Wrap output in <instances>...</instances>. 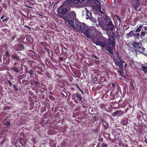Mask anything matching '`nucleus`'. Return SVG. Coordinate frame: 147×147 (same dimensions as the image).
Here are the masks:
<instances>
[{
    "instance_id": "1",
    "label": "nucleus",
    "mask_w": 147,
    "mask_h": 147,
    "mask_svg": "<svg viewBox=\"0 0 147 147\" xmlns=\"http://www.w3.org/2000/svg\"><path fill=\"white\" fill-rule=\"evenodd\" d=\"M92 38L93 42L96 45H99L104 48H105L107 47V44L109 42L102 35H97L95 39L94 37H93Z\"/></svg>"
},
{
    "instance_id": "2",
    "label": "nucleus",
    "mask_w": 147,
    "mask_h": 147,
    "mask_svg": "<svg viewBox=\"0 0 147 147\" xmlns=\"http://www.w3.org/2000/svg\"><path fill=\"white\" fill-rule=\"evenodd\" d=\"M67 6L65 5V4H63L59 8L58 10V16L64 20H67L66 14L68 10Z\"/></svg>"
},
{
    "instance_id": "3",
    "label": "nucleus",
    "mask_w": 147,
    "mask_h": 147,
    "mask_svg": "<svg viewBox=\"0 0 147 147\" xmlns=\"http://www.w3.org/2000/svg\"><path fill=\"white\" fill-rule=\"evenodd\" d=\"M85 27L82 29V32L84 34L85 36H86L88 38H91L92 39V40L93 42V37H94V39H95L96 36L95 37L94 35H92V30L90 29L89 28L86 29V25Z\"/></svg>"
},
{
    "instance_id": "4",
    "label": "nucleus",
    "mask_w": 147,
    "mask_h": 147,
    "mask_svg": "<svg viewBox=\"0 0 147 147\" xmlns=\"http://www.w3.org/2000/svg\"><path fill=\"white\" fill-rule=\"evenodd\" d=\"M67 16V20H65L68 21L69 19L74 20L76 18V14L74 11H70L69 9H68Z\"/></svg>"
},
{
    "instance_id": "5",
    "label": "nucleus",
    "mask_w": 147,
    "mask_h": 147,
    "mask_svg": "<svg viewBox=\"0 0 147 147\" xmlns=\"http://www.w3.org/2000/svg\"><path fill=\"white\" fill-rule=\"evenodd\" d=\"M115 42L111 43L108 42L107 44L106 50L111 54H112L113 53L112 49L113 47H115Z\"/></svg>"
},
{
    "instance_id": "6",
    "label": "nucleus",
    "mask_w": 147,
    "mask_h": 147,
    "mask_svg": "<svg viewBox=\"0 0 147 147\" xmlns=\"http://www.w3.org/2000/svg\"><path fill=\"white\" fill-rule=\"evenodd\" d=\"M114 25L111 22L107 24L103 28V29L106 31H108V30L112 31L114 29Z\"/></svg>"
},
{
    "instance_id": "7",
    "label": "nucleus",
    "mask_w": 147,
    "mask_h": 147,
    "mask_svg": "<svg viewBox=\"0 0 147 147\" xmlns=\"http://www.w3.org/2000/svg\"><path fill=\"white\" fill-rule=\"evenodd\" d=\"M86 25L85 24L83 23L80 24H75L74 27H73L74 28H75L77 30L79 31L81 30L82 32V29L84 28L85 27Z\"/></svg>"
},
{
    "instance_id": "8",
    "label": "nucleus",
    "mask_w": 147,
    "mask_h": 147,
    "mask_svg": "<svg viewBox=\"0 0 147 147\" xmlns=\"http://www.w3.org/2000/svg\"><path fill=\"white\" fill-rule=\"evenodd\" d=\"M135 49L140 52H144L145 49L142 46V44L139 42H137Z\"/></svg>"
},
{
    "instance_id": "9",
    "label": "nucleus",
    "mask_w": 147,
    "mask_h": 147,
    "mask_svg": "<svg viewBox=\"0 0 147 147\" xmlns=\"http://www.w3.org/2000/svg\"><path fill=\"white\" fill-rule=\"evenodd\" d=\"M140 6V0H135V1L133 3V7L134 9L136 11H140L141 8L138 9V8Z\"/></svg>"
},
{
    "instance_id": "10",
    "label": "nucleus",
    "mask_w": 147,
    "mask_h": 147,
    "mask_svg": "<svg viewBox=\"0 0 147 147\" xmlns=\"http://www.w3.org/2000/svg\"><path fill=\"white\" fill-rule=\"evenodd\" d=\"M134 31H131L129 33L127 34V35H129L130 37L132 36H135L137 38H139V36L140 35V34L139 33H135V32H134Z\"/></svg>"
},
{
    "instance_id": "11",
    "label": "nucleus",
    "mask_w": 147,
    "mask_h": 147,
    "mask_svg": "<svg viewBox=\"0 0 147 147\" xmlns=\"http://www.w3.org/2000/svg\"><path fill=\"white\" fill-rule=\"evenodd\" d=\"M144 27V28L143 29L145 31L147 30V27H146V26L144 27L143 25H140V26H139L138 27V28H137V29H136V31H135L137 33V32H140L141 30Z\"/></svg>"
},
{
    "instance_id": "12",
    "label": "nucleus",
    "mask_w": 147,
    "mask_h": 147,
    "mask_svg": "<svg viewBox=\"0 0 147 147\" xmlns=\"http://www.w3.org/2000/svg\"><path fill=\"white\" fill-rule=\"evenodd\" d=\"M123 112H121L120 111H117L113 113H112V115L115 116L117 115H118V116H119L120 115H121L123 114Z\"/></svg>"
},
{
    "instance_id": "13",
    "label": "nucleus",
    "mask_w": 147,
    "mask_h": 147,
    "mask_svg": "<svg viewBox=\"0 0 147 147\" xmlns=\"http://www.w3.org/2000/svg\"><path fill=\"white\" fill-rule=\"evenodd\" d=\"M86 18L87 19H89L91 21L93 22L94 23H96V20L92 16V14L89 16V17H86Z\"/></svg>"
},
{
    "instance_id": "14",
    "label": "nucleus",
    "mask_w": 147,
    "mask_h": 147,
    "mask_svg": "<svg viewBox=\"0 0 147 147\" xmlns=\"http://www.w3.org/2000/svg\"><path fill=\"white\" fill-rule=\"evenodd\" d=\"M13 60H16L17 61H19V56L18 55H13L11 57Z\"/></svg>"
},
{
    "instance_id": "15",
    "label": "nucleus",
    "mask_w": 147,
    "mask_h": 147,
    "mask_svg": "<svg viewBox=\"0 0 147 147\" xmlns=\"http://www.w3.org/2000/svg\"><path fill=\"white\" fill-rule=\"evenodd\" d=\"M72 20L70 19V20H68V23L72 27H74V22Z\"/></svg>"
},
{
    "instance_id": "16",
    "label": "nucleus",
    "mask_w": 147,
    "mask_h": 147,
    "mask_svg": "<svg viewBox=\"0 0 147 147\" xmlns=\"http://www.w3.org/2000/svg\"><path fill=\"white\" fill-rule=\"evenodd\" d=\"M72 3V0H66L64 4H65V5H67V4H71Z\"/></svg>"
},
{
    "instance_id": "17",
    "label": "nucleus",
    "mask_w": 147,
    "mask_h": 147,
    "mask_svg": "<svg viewBox=\"0 0 147 147\" xmlns=\"http://www.w3.org/2000/svg\"><path fill=\"white\" fill-rule=\"evenodd\" d=\"M18 141L19 142L20 144L22 146L24 145V140L23 138H20L18 140Z\"/></svg>"
},
{
    "instance_id": "18",
    "label": "nucleus",
    "mask_w": 147,
    "mask_h": 147,
    "mask_svg": "<svg viewBox=\"0 0 147 147\" xmlns=\"http://www.w3.org/2000/svg\"><path fill=\"white\" fill-rule=\"evenodd\" d=\"M116 64L119 66V67L121 66H123V63L121 61H117L116 63Z\"/></svg>"
},
{
    "instance_id": "19",
    "label": "nucleus",
    "mask_w": 147,
    "mask_h": 147,
    "mask_svg": "<svg viewBox=\"0 0 147 147\" xmlns=\"http://www.w3.org/2000/svg\"><path fill=\"white\" fill-rule=\"evenodd\" d=\"M12 69L16 72L18 73L19 71V69L16 67H12Z\"/></svg>"
},
{
    "instance_id": "20",
    "label": "nucleus",
    "mask_w": 147,
    "mask_h": 147,
    "mask_svg": "<svg viewBox=\"0 0 147 147\" xmlns=\"http://www.w3.org/2000/svg\"><path fill=\"white\" fill-rule=\"evenodd\" d=\"M137 43V42L134 41L131 42L130 44L135 48L136 47Z\"/></svg>"
},
{
    "instance_id": "21",
    "label": "nucleus",
    "mask_w": 147,
    "mask_h": 147,
    "mask_svg": "<svg viewBox=\"0 0 147 147\" xmlns=\"http://www.w3.org/2000/svg\"><path fill=\"white\" fill-rule=\"evenodd\" d=\"M76 96L78 100L80 101L81 100L82 98L81 95L77 94H76Z\"/></svg>"
},
{
    "instance_id": "22",
    "label": "nucleus",
    "mask_w": 147,
    "mask_h": 147,
    "mask_svg": "<svg viewBox=\"0 0 147 147\" xmlns=\"http://www.w3.org/2000/svg\"><path fill=\"white\" fill-rule=\"evenodd\" d=\"M109 41L111 42V43H113V42H114L115 39L113 36H110L109 38Z\"/></svg>"
},
{
    "instance_id": "23",
    "label": "nucleus",
    "mask_w": 147,
    "mask_h": 147,
    "mask_svg": "<svg viewBox=\"0 0 147 147\" xmlns=\"http://www.w3.org/2000/svg\"><path fill=\"white\" fill-rule=\"evenodd\" d=\"M95 3L98 6V8H99L100 6L101 7V4L99 1L96 0L95 2Z\"/></svg>"
},
{
    "instance_id": "24",
    "label": "nucleus",
    "mask_w": 147,
    "mask_h": 147,
    "mask_svg": "<svg viewBox=\"0 0 147 147\" xmlns=\"http://www.w3.org/2000/svg\"><path fill=\"white\" fill-rule=\"evenodd\" d=\"M142 70H143L145 73H147V66H142Z\"/></svg>"
},
{
    "instance_id": "25",
    "label": "nucleus",
    "mask_w": 147,
    "mask_h": 147,
    "mask_svg": "<svg viewBox=\"0 0 147 147\" xmlns=\"http://www.w3.org/2000/svg\"><path fill=\"white\" fill-rule=\"evenodd\" d=\"M105 20L106 22H108L109 23L112 22H111V20L108 18H105Z\"/></svg>"
},
{
    "instance_id": "26",
    "label": "nucleus",
    "mask_w": 147,
    "mask_h": 147,
    "mask_svg": "<svg viewBox=\"0 0 147 147\" xmlns=\"http://www.w3.org/2000/svg\"><path fill=\"white\" fill-rule=\"evenodd\" d=\"M121 123L122 125H126L127 123V121L123 120L121 121Z\"/></svg>"
},
{
    "instance_id": "27",
    "label": "nucleus",
    "mask_w": 147,
    "mask_h": 147,
    "mask_svg": "<svg viewBox=\"0 0 147 147\" xmlns=\"http://www.w3.org/2000/svg\"><path fill=\"white\" fill-rule=\"evenodd\" d=\"M145 35V31L143 29H142V31L141 33V36H144Z\"/></svg>"
},
{
    "instance_id": "28",
    "label": "nucleus",
    "mask_w": 147,
    "mask_h": 147,
    "mask_svg": "<svg viewBox=\"0 0 147 147\" xmlns=\"http://www.w3.org/2000/svg\"><path fill=\"white\" fill-rule=\"evenodd\" d=\"M92 14V13L90 12L89 11L87 10L86 12V17H89Z\"/></svg>"
},
{
    "instance_id": "29",
    "label": "nucleus",
    "mask_w": 147,
    "mask_h": 147,
    "mask_svg": "<svg viewBox=\"0 0 147 147\" xmlns=\"http://www.w3.org/2000/svg\"><path fill=\"white\" fill-rule=\"evenodd\" d=\"M120 71H119L120 74H122L123 73V66H120L119 67Z\"/></svg>"
},
{
    "instance_id": "30",
    "label": "nucleus",
    "mask_w": 147,
    "mask_h": 147,
    "mask_svg": "<svg viewBox=\"0 0 147 147\" xmlns=\"http://www.w3.org/2000/svg\"><path fill=\"white\" fill-rule=\"evenodd\" d=\"M73 3L74 4H78L79 3L78 0H72Z\"/></svg>"
},
{
    "instance_id": "31",
    "label": "nucleus",
    "mask_w": 147,
    "mask_h": 147,
    "mask_svg": "<svg viewBox=\"0 0 147 147\" xmlns=\"http://www.w3.org/2000/svg\"><path fill=\"white\" fill-rule=\"evenodd\" d=\"M98 10L99 11H100V12L102 14H104V12H103V11H102L101 10V7H100H100H99V8H98Z\"/></svg>"
},
{
    "instance_id": "32",
    "label": "nucleus",
    "mask_w": 147,
    "mask_h": 147,
    "mask_svg": "<svg viewBox=\"0 0 147 147\" xmlns=\"http://www.w3.org/2000/svg\"><path fill=\"white\" fill-rule=\"evenodd\" d=\"M77 88L79 89V90L81 91L82 92V93L83 94L84 93V92L82 90L79 88L78 85L77 84Z\"/></svg>"
},
{
    "instance_id": "33",
    "label": "nucleus",
    "mask_w": 147,
    "mask_h": 147,
    "mask_svg": "<svg viewBox=\"0 0 147 147\" xmlns=\"http://www.w3.org/2000/svg\"><path fill=\"white\" fill-rule=\"evenodd\" d=\"M94 62L97 64L99 65V64L100 61L99 60H95L94 61Z\"/></svg>"
},
{
    "instance_id": "34",
    "label": "nucleus",
    "mask_w": 147,
    "mask_h": 147,
    "mask_svg": "<svg viewBox=\"0 0 147 147\" xmlns=\"http://www.w3.org/2000/svg\"><path fill=\"white\" fill-rule=\"evenodd\" d=\"M29 73L31 76L32 75L34 74V72L32 70H30L29 71Z\"/></svg>"
},
{
    "instance_id": "35",
    "label": "nucleus",
    "mask_w": 147,
    "mask_h": 147,
    "mask_svg": "<svg viewBox=\"0 0 147 147\" xmlns=\"http://www.w3.org/2000/svg\"><path fill=\"white\" fill-rule=\"evenodd\" d=\"M5 55L7 57H9L10 56L9 54L8 51H6L5 53Z\"/></svg>"
},
{
    "instance_id": "36",
    "label": "nucleus",
    "mask_w": 147,
    "mask_h": 147,
    "mask_svg": "<svg viewBox=\"0 0 147 147\" xmlns=\"http://www.w3.org/2000/svg\"><path fill=\"white\" fill-rule=\"evenodd\" d=\"M115 16L117 18V19L119 20V22H121V20L119 17L117 15H115Z\"/></svg>"
},
{
    "instance_id": "37",
    "label": "nucleus",
    "mask_w": 147,
    "mask_h": 147,
    "mask_svg": "<svg viewBox=\"0 0 147 147\" xmlns=\"http://www.w3.org/2000/svg\"><path fill=\"white\" fill-rule=\"evenodd\" d=\"M8 59H9L7 61H6V62H5V64H8L9 63V62H10L9 58H8Z\"/></svg>"
},
{
    "instance_id": "38",
    "label": "nucleus",
    "mask_w": 147,
    "mask_h": 147,
    "mask_svg": "<svg viewBox=\"0 0 147 147\" xmlns=\"http://www.w3.org/2000/svg\"><path fill=\"white\" fill-rule=\"evenodd\" d=\"M13 88H14L15 90H18V88L16 87V86L15 85H14L13 86Z\"/></svg>"
},
{
    "instance_id": "39",
    "label": "nucleus",
    "mask_w": 147,
    "mask_h": 147,
    "mask_svg": "<svg viewBox=\"0 0 147 147\" xmlns=\"http://www.w3.org/2000/svg\"><path fill=\"white\" fill-rule=\"evenodd\" d=\"M20 49L21 50H23L24 49V46H23V45H21V46H20Z\"/></svg>"
},
{
    "instance_id": "40",
    "label": "nucleus",
    "mask_w": 147,
    "mask_h": 147,
    "mask_svg": "<svg viewBox=\"0 0 147 147\" xmlns=\"http://www.w3.org/2000/svg\"><path fill=\"white\" fill-rule=\"evenodd\" d=\"M26 76V75L25 74H23L22 75H20V76H18V77H25Z\"/></svg>"
},
{
    "instance_id": "41",
    "label": "nucleus",
    "mask_w": 147,
    "mask_h": 147,
    "mask_svg": "<svg viewBox=\"0 0 147 147\" xmlns=\"http://www.w3.org/2000/svg\"><path fill=\"white\" fill-rule=\"evenodd\" d=\"M35 85L36 87H38V85L39 84L38 83L37 81H35Z\"/></svg>"
},
{
    "instance_id": "42",
    "label": "nucleus",
    "mask_w": 147,
    "mask_h": 147,
    "mask_svg": "<svg viewBox=\"0 0 147 147\" xmlns=\"http://www.w3.org/2000/svg\"><path fill=\"white\" fill-rule=\"evenodd\" d=\"M94 82H96L97 80V78L96 77H95L94 79Z\"/></svg>"
},
{
    "instance_id": "43",
    "label": "nucleus",
    "mask_w": 147,
    "mask_h": 147,
    "mask_svg": "<svg viewBox=\"0 0 147 147\" xmlns=\"http://www.w3.org/2000/svg\"><path fill=\"white\" fill-rule=\"evenodd\" d=\"M130 84L131 87L132 89L134 88V87L133 85L132 84H131V83H130Z\"/></svg>"
},
{
    "instance_id": "44",
    "label": "nucleus",
    "mask_w": 147,
    "mask_h": 147,
    "mask_svg": "<svg viewBox=\"0 0 147 147\" xmlns=\"http://www.w3.org/2000/svg\"><path fill=\"white\" fill-rule=\"evenodd\" d=\"M107 146V145L106 144H102L101 146L102 147H106Z\"/></svg>"
},
{
    "instance_id": "45",
    "label": "nucleus",
    "mask_w": 147,
    "mask_h": 147,
    "mask_svg": "<svg viewBox=\"0 0 147 147\" xmlns=\"http://www.w3.org/2000/svg\"><path fill=\"white\" fill-rule=\"evenodd\" d=\"M92 56L93 57H94L95 58H96V59H98L99 58H98L96 56H95V55H92Z\"/></svg>"
},
{
    "instance_id": "46",
    "label": "nucleus",
    "mask_w": 147,
    "mask_h": 147,
    "mask_svg": "<svg viewBox=\"0 0 147 147\" xmlns=\"http://www.w3.org/2000/svg\"><path fill=\"white\" fill-rule=\"evenodd\" d=\"M6 124L7 125H10V122L9 121H7V123H6Z\"/></svg>"
},
{
    "instance_id": "47",
    "label": "nucleus",
    "mask_w": 147,
    "mask_h": 147,
    "mask_svg": "<svg viewBox=\"0 0 147 147\" xmlns=\"http://www.w3.org/2000/svg\"><path fill=\"white\" fill-rule=\"evenodd\" d=\"M111 85L112 87L113 88L115 87V84H112Z\"/></svg>"
},
{
    "instance_id": "48",
    "label": "nucleus",
    "mask_w": 147,
    "mask_h": 147,
    "mask_svg": "<svg viewBox=\"0 0 147 147\" xmlns=\"http://www.w3.org/2000/svg\"><path fill=\"white\" fill-rule=\"evenodd\" d=\"M49 97H50V98L52 100H53V98H54V97L52 96H49Z\"/></svg>"
},
{
    "instance_id": "49",
    "label": "nucleus",
    "mask_w": 147,
    "mask_h": 147,
    "mask_svg": "<svg viewBox=\"0 0 147 147\" xmlns=\"http://www.w3.org/2000/svg\"><path fill=\"white\" fill-rule=\"evenodd\" d=\"M8 82L9 83V84L10 85H12L11 83V82L9 80H8Z\"/></svg>"
},
{
    "instance_id": "50",
    "label": "nucleus",
    "mask_w": 147,
    "mask_h": 147,
    "mask_svg": "<svg viewBox=\"0 0 147 147\" xmlns=\"http://www.w3.org/2000/svg\"><path fill=\"white\" fill-rule=\"evenodd\" d=\"M28 81V80H23L22 81V82L23 83H24L25 82H26V81Z\"/></svg>"
},
{
    "instance_id": "51",
    "label": "nucleus",
    "mask_w": 147,
    "mask_h": 147,
    "mask_svg": "<svg viewBox=\"0 0 147 147\" xmlns=\"http://www.w3.org/2000/svg\"><path fill=\"white\" fill-rule=\"evenodd\" d=\"M2 11V7L0 6V13Z\"/></svg>"
},
{
    "instance_id": "52",
    "label": "nucleus",
    "mask_w": 147,
    "mask_h": 147,
    "mask_svg": "<svg viewBox=\"0 0 147 147\" xmlns=\"http://www.w3.org/2000/svg\"><path fill=\"white\" fill-rule=\"evenodd\" d=\"M7 20V18H6V19H4V20H3L2 21L3 22H5V21H6V20Z\"/></svg>"
},
{
    "instance_id": "53",
    "label": "nucleus",
    "mask_w": 147,
    "mask_h": 147,
    "mask_svg": "<svg viewBox=\"0 0 147 147\" xmlns=\"http://www.w3.org/2000/svg\"><path fill=\"white\" fill-rule=\"evenodd\" d=\"M4 17V16H1V19H3V18Z\"/></svg>"
},
{
    "instance_id": "54",
    "label": "nucleus",
    "mask_w": 147,
    "mask_h": 147,
    "mask_svg": "<svg viewBox=\"0 0 147 147\" xmlns=\"http://www.w3.org/2000/svg\"><path fill=\"white\" fill-rule=\"evenodd\" d=\"M25 27H27V28H30L29 27H28V26H25Z\"/></svg>"
},
{
    "instance_id": "55",
    "label": "nucleus",
    "mask_w": 147,
    "mask_h": 147,
    "mask_svg": "<svg viewBox=\"0 0 147 147\" xmlns=\"http://www.w3.org/2000/svg\"><path fill=\"white\" fill-rule=\"evenodd\" d=\"M59 59H60L61 60H62L63 59V57H61V58H59Z\"/></svg>"
},
{
    "instance_id": "56",
    "label": "nucleus",
    "mask_w": 147,
    "mask_h": 147,
    "mask_svg": "<svg viewBox=\"0 0 147 147\" xmlns=\"http://www.w3.org/2000/svg\"><path fill=\"white\" fill-rule=\"evenodd\" d=\"M3 63H4L5 62V59L4 58H3Z\"/></svg>"
},
{
    "instance_id": "57",
    "label": "nucleus",
    "mask_w": 147,
    "mask_h": 147,
    "mask_svg": "<svg viewBox=\"0 0 147 147\" xmlns=\"http://www.w3.org/2000/svg\"><path fill=\"white\" fill-rule=\"evenodd\" d=\"M16 63H14V65L16 66Z\"/></svg>"
},
{
    "instance_id": "58",
    "label": "nucleus",
    "mask_w": 147,
    "mask_h": 147,
    "mask_svg": "<svg viewBox=\"0 0 147 147\" xmlns=\"http://www.w3.org/2000/svg\"><path fill=\"white\" fill-rule=\"evenodd\" d=\"M47 51L48 52V53L49 52V50L48 49H47Z\"/></svg>"
},
{
    "instance_id": "59",
    "label": "nucleus",
    "mask_w": 147,
    "mask_h": 147,
    "mask_svg": "<svg viewBox=\"0 0 147 147\" xmlns=\"http://www.w3.org/2000/svg\"><path fill=\"white\" fill-rule=\"evenodd\" d=\"M82 7V5H80L79 6V7Z\"/></svg>"
},
{
    "instance_id": "60",
    "label": "nucleus",
    "mask_w": 147,
    "mask_h": 147,
    "mask_svg": "<svg viewBox=\"0 0 147 147\" xmlns=\"http://www.w3.org/2000/svg\"><path fill=\"white\" fill-rule=\"evenodd\" d=\"M126 66V64H125V66Z\"/></svg>"
},
{
    "instance_id": "61",
    "label": "nucleus",
    "mask_w": 147,
    "mask_h": 147,
    "mask_svg": "<svg viewBox=\"0 0 147 147\" xmlns=\"http://www.w3.org/2000/svg\"><path fill=\"white\" fill-rule=\"evenodd\" d=\"M119 54V53H117V54Z\"/></svg>"
},
{
    "instance_id": "62",
    "label": "nucleus",
    "mask_w": 147,
    "mask_h": 147,
    "mask_svg": "<svg viewBox=\"0 0 147 147\" xmlns=\"http://www.w3.org/2000/svg\"><path fill=\"white\" fill-rule=\"evenodd\" d=\"M1 58H0V61H1Z\"/></svg>"
},
{
    "instance_id": "63",
    "label": "nucleus",
    "mask_w": 147,
    "mask_h": 147,
    "mask_svg": "<svg viewBox=\"0 0 147 147\" xmlns=\"http://www.w3.org/2000/svg\"><path fill=\"white\" fill-rule=\"evenodd\" d=\"M57 147H59V146H57Z\"/></svg>"
}]
</instances>
